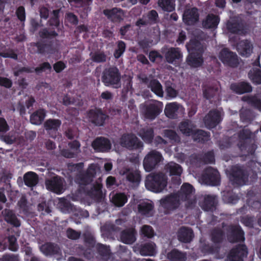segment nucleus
<instances>
[{
  "instance_id": "obj_50",
  "label": "nucleus",
  "mask_w": 261,
  "mask_h": 261,
  "mask_svg": "<svg viewBox=\"0 0 261 261\" xmlns=\"http://www.w3.org/2000/svg\"><path fill=\"white\" fill-rule=\"evenodd\" d=\"M92 180V176L89 174H80L76 179L75 181L80 185H86L90 184Z\"/></svg>"
},
{
  "instance_id": "obj_30",
  "label": "nucleus",
  "mask_w": 261,
  "mask_h": 261,
  "mask_svg": "<svg viewBox=\"0 0 261 261\" xmlns=\"http://www.w3.org/2000/svg\"><path fill=\"white\" fill-rule=\"evenodd\" d=\"M203 202L199 203L201 208L206 212H213L216 208L217 200L216 197H204Z\"/></svg>"
},
{
  "instance_id": "obj_2",
  "label": "nucleus",
  "mask_w": 261,
  "mask_h": 261,
  "mask_svg": "<svg viewBox=\"0 0 261 261\" xmlns=\"http://www.w3.org/2000/svg\"><path fill=\"white\" fill-rule=\"evenodd\" d=\"M167 185V177L163 173H152L146 176L145 187L152 192L158 193L162 192Z\"/></svg>"
},
{
  "instance_id": "obj_59",
  "label": "nucleus",
  "mask_w": 261,
  "mask_h": 261,
  "mask_svg": "<svg viewBox=\"0 0 261 261\" xmlns=\"http://www.w3.org/2000/svg\"><path fill=\"white\" fill-rule=\"evenodd\" d=\"M9 249L12 251H16L18 248L17 239L14 235L10 236L8 238Z\"/></svg>"
},
{
  "instance_id": "obj_42",
  "label": "nucleus",
  "mask_w": 261,
  "mask_h": 261,
  "mask_svg": "<svg viewBox=\"0 0 261 261\" xmlns=\"http://www.w3.org/2000/svg\"><path fill=\"white\" fill-rule=\"evenodd\" d=\"M179 108L176 103H170L166 105L165 109V113L166 115L171 118H174L176 115L178 110Z\"/></svg>"
},
{
  "instance_id": "obj_56",
  "label": "nucleus",
  "mask_w": 261,
  "mask_h": 261,
  "mask_svg": "<svg viewBox=\"0 0 261 261\" xmlns=\"http://www.w3.org/2000/svg\"><path fill=\"white\" fill-rule=\"evenodd\" d=\"M84 241L85 244L89 247L93 248L95 245V240L94 236L90 233H84Z\"/></svg>"
},
{
  "instance_id": "obj_19",
  "label": "nucleus",
  "mask_w": 261,
  "mask_h": 261,
  "mask_svg": "<svg viewBox=\"0 0 261 261\" xmlns=\"http://www.w3.org/2000/svg\"><path fill=\"white\" fill-rule=\"evenodd\" d=\"M199 14L195 8L186 10L183 14V20L188 25H192L198 21Z\"/></svg>"
},
{
  "instance_id": "obj_21",
  "label": "nucleus",
  "mask_w": 261,
  "mask_h": 261,
  "mask_svg": "<svg viewBox=\"0 0 261 261\" xmlns=\"http://www.w3.org/2000/svg\"><path fill=\"white\" fill-rule=\"evenodd\" d=\"M227 28L232 33L242 34L244 32V24L240 18L237 17L230 19L227 23Z\"/></svg>"
},
{
  "instance_id": "obj_16",
  "label": "nucleus",
  "mask_w": 261,
  "mask_h": 261,
  "mask_svg": "<svg viewBox=\"0 0 261 261\" xmlns=\"http://www.w3.org/2000/svg\"><path fill=\"white\" fill-rule=\"evenodd\" d=\"M221 121V114L218 111H212L205 117L204 122L206 127L212 128Z\"/></svg>"
},
{
  "instance_id": "obj_58",
  "label": "nucleus",
  "mask_w": 261,
  "mask_h": 261,
  "mask_svg": "<svg viewBox=\"0 0 261 261\" xmlns=\"http://www.w3.org/2000/svg\"><path fill=\"white\" fill-rule=\"evenodd\" d=\"M71 213H73L74 216L78 217L79 219L88 218L89 216V214L88 211L83 210L81 208H77L75 206L74 211Z\"/></svg>"
},
{
  "instance_id": "obj_5",
  "label": "nucleus",
  "mask_w": 261,
  "mask_h": 261,
  "mask_svg": "<svg viewBox=\"0 0 261 261\" xmlns=\"http://www.w3.org/2000/svg\"><path fill=\"white\" fill-rule=\"evenodd\" d=\"M226 235L230 243L242 242L245 240L244 232L240 225H228L226 228Z\"/></svg>"
},
{
  "instance_id": "obj_57",
  "label": "nucleus",
  "mask_w": 261,
  "mask_h": 261,
  "mask_svg": "<svg viewBox=\"0 0 261 261\" xmlns=\"http://www.w3.org/2000/svg\"><path fill=\"white\" fill-rule=\"evenodd\" d=\"M181 200L185 201V206L188 209H192L196 205L197 199L196 197H192V198H190L191 197H180Z\"/></svg>"
},
{
  "instance_id": "obj_7",
  "label": "nucleus",
  "mask_w": 261,
  "mask_h": 261,
  "mask_svg": "<svg viewBox=\"0 0 261 261\" xmlns=\"http://www.w3.org/2000/svg\"><path fill=\"white\" fill-rule=\"evenodd\" d=\"M64 180L58 176L46 179L45 181L46 188L57 194H62L65 190Z\"/></svg>"
},
{
  "instance_id": "obj_3",
  "label": "nucleus",
  "mask_w": 261,
  "mask_h": 261,
  "mask_svg": "<svg viewBox=\"0 0 261 261\" xmlns=\"http://www.w3.org/2000/svg\"><path fill=\"white\" fill-rule=\"evenodd\" d=\"M178 127L182 134L187 136L192 135L194 140L199 142L204 141L208 138L207 133L202 130H196L195 126L191 121L182 122L179 124Z\"/></svg>"
},
{
  "instance_id": "obj_14",
  "label": "nucleus",
  "mask_w": 261,
  "mask_h": 261,
  "mask_svg": "<svg viewBox=\"0 0 261 261\" xmlns=\"http://www.w3.org/2000/svg\"><path fill=\"white\" fill-rule=\"evenodd\" d=\"M139 78L141 82L145 84H148V86L156 95L160 97L163 96L162 87L159 81L156 80L150 79L144 75L139 76Z\"/></svg>"
},
{
  "instance_id": "obj_10",
  "label": "nucleus",
  "mask_w": 261,
  "mask_h": 261,
  "mask_svg": "<svg viewBox=\"0 0 261 261\" xmlns=\"http://www.w3.org/2000/svg\"><path fill=\"white\" fill-rule=\"evenodd\" d=\"M120 144L129 149H137L143 146V144L138 138L132 134L123 135L119 140Z\"/></svg>"
},
{
  "instance_id": "obj_61",
  "label": "nucleus",
  "mask_w": 261,
  "mask_h": 261,
  "mask_svg": "<svg viewBox=\"0 0 261 261\" xmlns=\"http://www.w3.org/2000/svg\"><path fill=\"white\" fill-rule=\"evenodd\" d=\"M125 49V44L123 41L118 42L117 48L114 53V56L116 58H119L124 53Z\"/></svg>"
},
{
  "instance_id": "obj_39",
  "label": "nucleus",
  "mask_w": 261,
  "mask_h": 261,
  "mask_svg": "<svg viewBox=\"0 0 261 261\" xmlns=\"http://www.w3.org/2000/svg\"><path fill=\"white\" fill-rule=\"evenodd\" d=\"M200 250L204 255L217 254L220 252V246L204 243L200 246Z\"/></svg>"
},
{
  "instance_id": "obj_44",
  "label": "nucleus",
  "mask_w": 261,
  "mask_h": 261,
  "mask_svg": "<svg viewBox=\"0 0 261 261\" xmlns=\"http://www.w3.org/2000/svg\"><path fill=\"white\" fill-rule=\"evenodd\" d=\"M219 23L217 16L214 15H208L202 22V25L206 28H213L217 27Z\"/></svg>"
},
{
  "instance_id": "obj_18",
  "label": "nucleus",
  "mask_w": 261,
  "mask_h": 261,
  "mask_svg": "<svg viewBox=\"0 0 261 261\" xmlns=\"http://www.w3.org/2000/svg\"><path fill=\"white\" fill-rule=\"evenodd\" d=\"M137 231L135 228H129L122 230L120 233L122 242L126 244H132L136 241Z\"/></svg>"
},
{
  "instance_id": "obj_26",
  "label": "nucleus",
  "mask_w": 261,
  "mask_h": 261,
  "mask_svg": "<svg viewBox=\"0 0 261 261\" xmlns=\"http://www.w3.org/2000/svg\"><path fill=\"white\" fill-rule=\"evenodd\" d=\"M92 146L98 151L105 152L111 148V143L108 139L100 137L93 141Z\"/></svg>"
},
{
  "instance_id": "obj_38",
  "label": "nucleus",
  "mask_w": 261,
  "mask_h": 261,
  "mask_svg": "<svg viewBox=\"0 0 261 261\" xmlns=\"http://www.w3.org/2000/svg\"><path fill=\"white\" fill-rule=\"evenodd\" d=\"M38 175L34 172H28L23 175L24 182L28 187L35 186L38 182Z\"/></svg>"
},
{
  "instance_id": "obj_15",
  "label": "nucleus",
  "mask_w": 261,
  "mask_h": 261,
  "mask_svg": "<svg viewBox=\"0 0 261 261\" xmlns=\"http://www.w3.org/2000/svg\"><path fill=\"white\" fill-rule=\"evenodd\" d=\"M163 108V103L160 101H154L147 106L145 112V117L153 119L159 115Z\"/></svg>"
},
{
  "instance_id": "obj_35",
  "label": "nucleus",
  "mask_w": 261,
  "mask_h": 261,
  "mask_svg": "<svg viewBox=\"0 0 261 261\" xmlns=\"http://www.w3.org/2000/svg\"><path fill=\"white\" fill-rule=\"evenodd\" d=\"M95 249L97 253L100 256L102 260H108L110 258L111 252L109 246L97 243L95 245Z\"/></svg>"
},
{
  "instance_id": "obj_46",
  "label": "nucleus",
  "mask_w": 261,
  "mask_h": 261,
  "mask_svg": "<svg viewBox=\"0 0 261 261\" xmlns=\"http://www.w3.org/2000/svg\"><path fill=\"white\" fill-rule=\"evenodd\" d=\"M44 117V111L43 110H39L31 116L30 121L33 124L39 125L41 123Z\"/></svg>"
},
{
  "instance_id": "obj_9",
  "label": "nucleus",
  "mask_w": 261,
  "mask_h": 261,
  "mask_svg": "<svg viewBox=\"0 0 261 261\" xmlns=\"http://www.w3.org/2000/svg\"><path fill=\"white\" fill-rule=\"evenodd\" d=\"M247 176V172L242 167L234 166L231 169L229 178L233 184L242 185L246 183Z\"/></svg>"
},
{
  "instance_id": "obj_8",
  "label": "nucleus",
  "mask_w": 261,
  "mask_h": 261,
  "mask_svg": "<svg viewBox=\"0 0 261 261\" xmlns=\"http://www.w3.org/2000/svg\"><path fill=\"white\" fill-rule=\"evenodd\" d=\"M200 180L202 184L217 186L220 181V177L218 172L212 168H208L205 170L203 174L200 177Z\"/></svg>"
},
{
  "instance_id": "obj_31",
  "label": "nucleus",
  "mask_w": 261,
  "mask_h": 261,
  "mask_svg": "<svg viewBox=\"0 0 261 261\" xmlns=\"http://www.w3.org/2000/svg\"><path fill=\"white\" fill-rule=\"evenodd\" d=\"M253 44L247 40L241 41L237 45L239 53L243 56L248 57L252 53Z\"/></svg>"
},
{
  "instance_id": "obj_48",
  "label": "nucleus",
  "mask_w": 261,
  "mask_h": 261,
  "mask_svg": "<svg viewBox=\"0 0 261 261\" xmlns=\"http://www.w3.org/2000/svg\"><path fill=\"white\" fill-rule=\"evenodd\" d=\"M73 201H76L79 198H81L80 200L81 202L84 203L85 205H90L94 202L97 199L100 198H105V197H70Z\"/></svg>"
},
{
  "instance_id": "obj_64",
  "label": "nucleus",
  "mask_w": 261,
  "mask_h": 261,
  "mask_svg": "<svg viewBox=\"0 0 261 261\" xmlns=\"http://www.w3.org/2000/svg\"><path fill=\"white\" fill-rule=\"evenodd\" d=\"M164 134L166 137L171 140H173L175 142L179 141L178 136L177 135L176 133L173 130H165L164 131Z\"/></svg>"
},
{
  "instance_id": "obj_41",
  "label": "nucleus",
  "mask_w": 261,
  "mask_h": 261,
  "mask_svg": "<svg viewBox=\"0 0 261 261\" xmlns=\"http://www.w3.org/2000/svg\"><path fill=\"white\" fill-rule=\"evenodd\" d=\"M182 57L181 54L178 48H171L167 52L165 57L168 62L172 63L176 60Z\"/></svg>"
},
{
  "instance_id": "obj_11",
  "label": "nucleus",
  "mask_w": 261,
  "mask_h": 261,
  "mask_svg": "<svg viewBox=\"0 0 261 261\" xmlns=\"http://www.w3.org/2000/svg\"><path fill=\"white\" fill-rule=\"evenodd\" d=\"M248 255V249L246 245L239 244L232 249L227 258L230 261H244Z\"/></svg>"
},
{
  "instance_id": "obj_60",
  "label": "nucleus",
  "mask_w": 261,
  "mask_h": 261,
  "mask_svg": "<svg viewBox=\"0 0 261 261\" xmlns=\"http://www.w3.org/2000/svg\"><path fill=\"white\" fill-rule=\"evenodd\" d=\"M81 232L75 230L74 229L68 228L66 230V236L68 238L71 240H75L80 238Z\"/></svg>"
},
{
  "instance_id": "obj_20",
  "label": "nucleus",
  "mask_w": 261,
  "mask_h": 261,
  "mask_svg": "<svg viewBox=\"0 0 261 261\" xmlns=\"http://www.w3.org/2000/svg\"><path fill=\"white\" fill-rule=\"evenodd\" d=\"M153 209L154 203L152 201H142L138 205V213L147 217L152 216Z\"/></svg>"
},
{
  "instance_id": "obj_37",
  "label": "nucleus",
  "mask_w": 261,
  "mask_h": 261,
  "mask_svg": "<svg viewBox=\"0 0 261 261\" xmlns=\"http://www.w3.org/2000/svg\"><path fill=\"white\" fill-rule=\"evenodd\" d=\"M17 205L19 207V211L20 214L25 216H30L31 215V205L29 204L26 199V197H21L20 199L18 202Z\"/></svg>"
},
{
  "instance_id": "obj_24",
  "label": "nucleus",
  "mask_w": 261,
  "mask_h": 261,
  "mask_svg": "<svg viewBox=\"0 0 261 261\" xmlns=\"http://www.w3.org/2000/svg\"><path fill=\"white\" fill-rule=\"evenodd\" d=\"M103 14L113 21H120L123 20L124 13L123 11L117 8H114L111 10H105Z\"/></svg>"
},
{
  "instance_id": "obj_22",
  "label": "nucleus",
  "mask_w": 261,
  "mask_h": 261,
  "mask_svg": "<svg viewBox=\"0 0 261 261\" xmlns=\"http://www.w3.org/2000/svg\"><path fill=\"white\" fill-rule=\"evenodd\" d=\"M210 238L214 244L221 247V244L225 239V233L221 228L215 227L211 231Z\"/></svg>"
},
{
  "instance_id": "obj_40",
  "label": "nucleus",
  "mask_w": 261,
  "mask_h": 261,
  "mask_svg": "<svg viewBox=\"0 0 261 261\" xmlns=\"http://www.w3.org/2000/svg\"><path fill=\"white\" fill-rule=\"evenodd\" d=\"M249 79L253 83L256 84H261V70L258 65H255L249 72Z\"/></svg>"
},
{
  "instance_id": "obj_33",
  "label": "nucleus",
  "mask_w": 261,
  "mask_h": 261,
  "mask_svg": "<svg viewBox=\"0 0 261 261\" xmlns=\"http://www.w3.org/2000/svg\"><path fill=\"white\" fill-rule=\"evenodd\" d=\"M90 120L97 125H102L106 119L105 115L100 110H91L89 113Z\"/></svg>"
},
{
  "instance_id": "obj_47",
  "label": "nucleus",
  "mask_w": 261,
  "mask_h": 261,
  "mask_svg": "<svg viewBox=\"0 0 261 261\" xmlns=\"http://www.w3.org/2000/svg\"><path fill=\"white\" fill-rule=\"evenodd\" d=\"M181 196H190L195 194V189L193 186L189 183H184L179 191Z\"/></svg>"
},
{
  "instance_id": "obj_29",
  "label": "nucleus",
  "mask_w": 261,
  "mask_h": 261,
  "mask_svg": "<svg viewBox=\"0 0 261 261\" xmlns=\"http://www.w3.org/2000/svg\"><path fill=\"white\" fill-rule=\"evenodd\" d=\"M122 174L125 176L127 180L130 183L138 185L141 180L140 172L137 170H133L129 169H125L121 171Z\"/></svg>"
},
{
  "instance_id": "obj_53",
  "label": "nucleus",
  "mask_w": 261,
  "mask_h": 261,
  "mask_svg": "<svg viewBox=\"0 0 261 261\" xmlns=\"http://www.w3.org/2000/svg\"><path fill=\"white\" fill-rule=\"evenodd\" d=\"M111 202L116 206L121 207L127 201V197H109Z\"/></svg>"
},
{
  "instance_id": "obj_25",
  "label": "nucleus",
  "mask_w": 261,
  "mask_h": 261,
  "mask_svg": "<svg viewBox=\"0 0 261 261\" xmlns=\"http://www.w3.org/2000/svg\"><path fill=\"white\" fill-rule=\"evenodd\" d=\"M2 215L5 221L8 224L16 227L20 226V222L13 211L6 208L2 211Z\"/></svg>"
},
{
  "instance_id": "obj_17",
  "label": "nucleus",
  "mask_w": 261,
  "mask_h": 261,
  "mask_svg": "<svg viewBox=\"0 0 261 261\" xmlns=\"http://www.w3.org/2000/svg\"><path fill=\"white\" fill-rule=\"evenodd\" d=\"M177 237L178 240L180 242L190 243L194 238V232L191 228L182 226L178 229Z\"/></svg>"
},
{
  "instance_id": "obj_55",
  "label": "nucleus",
  "mask_w": 261,
  "mask_h": 261,
  "mask_svg": "<svg viewBox=\"0 0 261 261\" xmlns=\"http://www.w3.org/2000/svg\"><path fill=\"white\" fill-rule=\"evenodd\" d=\"M51 202L42 201L39 203L38 205V210L39 211L41 212L43 215L46 214H49L51 212Z\"/></svg>"
},
{
  "instance_id": "obj_32",
  "label": "nucleus",
  "mask_w": 261,
  "mask_h": 261,
  "mask_svg": "<svg viewBox=\"0 0 261 261\" xmlns=\"http://www.w3.org/2000/svg\"><path fill=\"white\" fill-rule=\"evenodd\" d=\"M166 257L170 261H186L187 255L186 252L174 248L167 253Z\"/></svg>"
},
{
  "instance_id": "obj_62",
  "label": "nucleus",
  "mask_w": 261,
  "mask_h": 261,
  "mask_svg": "<svg viewBox=\"0 0 261 261\" xmlns=\"http://www.w3.org/2000/svg\"><path fill=\"white\" fill-rule=\"evenodd\" d=\"M16 134H9L6 136H0V140L4 141L7 144H11L16 141Z\"/></svg>"
},
{
  "instance_id": "obj_23",
  "label": "nucleus",
  "mask_w": 261,
  "mask_h": 261,
  "mask_svg": "<svg viewBox=\"0 0 261 261\" xmlns=\"http://www.w3.org/2000/svg\"><path fill=\"white\" fill-rule=\"evenodd\" d=\"M40 250L46 256L59 254L61 251L58 245L51 242H47L42 245L40 247Z\"/></svg>"
},
{
  "instance_id": "obj_1",
  "label": "nucleus",
  "mask_w": 261,
  "mask_h": 261,
  "mask_svg": "<svg viewBox=\"0 0 261 261\" xmlns=\"http://www.w3.org/2000/svg\"><path fill=\"white\" fill-rule=\"evenodd\" d=\"M187 48L189 53L186 60L188 64L192 67L200 66L203 63V46L197 40H191L187 44Z\"/></svg>"
},
{
  "instance_id": "obj_28",
  "label": "nucleus",
  "mask_w": 261,
  "mask_h": 261,
  "mask_svg": "<svg viewBox=\"0 0 261 261\" xmlns=\"http://www.w3.org/2000/svg\"><path fill=\"white\" fill-rule=\"evenodd\" d=\"M155 247V243L151 242L141 244L138 249L142 256H154L156 253Z\"/></svg>"
},
{
  "instance_id": "obj_45",
  "label": "nucleus",
  "mask_w": 261,
  "mask_h": 261,
  "mask_svg": "<svg viewBox=\"0 0 261 261\" xmlns=\"http://www.w3.org/2000/svg\"><path fill=\"white\" fill-rule=\"evenodd\" d=\"M159 6L164 11L171 12L175 9L174 0H159Z\"/></svg>"
},
{
  "instance_id": "obj_34",
  "label": "nucleus",
  "mask_w": 261,
  "mask_h": 261,
  "mask_svg": "<svg viewBox=\"0 0 261 261\" xmlns=\"http://www.w3.org/2000/svg\"><path fill=\"white\" fill-rule=\"evenodd\" d=\"M58 201L57 206L62 212L69 214L74 211L75 206L64 197L59 198Z\"/></svg>"
},
{
  "instance_id": "obj_63",
  "label": "nucleus",
  "mask_w": 261,
  "mask_h": 261,
  "mask_svg": "<svg viewBox=\"0 0 261 261\" xmlns=\"http://www.w3.org/2000/svg\"><path fill=\"white\" fill-rule=\"evenodd\" d=\"M241 222L246 226L253 227L254 224L253 217L250 216H244L241 218Z\"/></svg>"
},
{
  "instance_id": "obj_49",
  "label": "nucleus",
  "mask_w": 261,
  "mask_h": 261,
  "mask_svg": "<svg viewBox=\"0 0 261 261\" xmlns=\"http://www.w3.org/2000/svg\"><path fill=\"white\" fill-rule=\"evenodd\" d=\"M61 123L58 119H48L44 123V127L46 130H56L60 127Z\"/></svg>"
},
{
  "instance_id": "obj_43",
  "label": "nucleus",
  "mask_w": 261,
  "mask_h": 261,
  "mask_svg": "<svg viewBox=\"0 0 261 261\" xmlns=\"http://www.w3.org/2000/svg\"><path fill=\"white\" fill-rule=\"evenodd\" d=\"M139 135L145 142L150 143L153 137V130L147 127L142 128L139 132Z\"/></svg>"
},
{
  "instance_id": "obj_36",
  "label": "nucleus",
  "mask_w": 261,
  "mask_h": 261,
  "mask_svg": "<svg viewBox=\"0 0 261 261\" xmlns=\"http://www.w3.org/2000/svg\"><path fill=\"white\" fill-rule=\"evenodd\" d=\"M230 89L239 94L252 91L251 86L248 83L245 82L232 84L230 86Z\"/></svg>"
},
{
  "instance_id": "obj_4",
  "label": "nucleus",
  "mask_w": 261,
  "mask_h": 261,
  "mask_svg": "<svg viewBox=\"0 0 261 261\" xmlns=\"http://www.w3.org/2000/svg\"><path fill=\"white\" fill-rule=\"evenodd\" d=\"M120 81V74L116 67H109L103 71L102 81L106 86H117Z\"/></svg>"
},
{
  "instance_id": "obj_6",
  "label": "nucleus",
  "mask_w": 261,
  "mask_h": 261,
  "mask_svg": "<svg viewBox=\"0 0 261 261\" xmlns=\"http://www.w3.org/2000/svg\"><path fill=\"white\" fill-rule=\"evenodd\" d=\"M163 159L161 154L156 150H152L148 152L143 160V166L145 170L150 171Z\"/></svg>"
},
{
  "instance_id": "obj_52",
  "label": "nucleus",
  "mask_w": 261,
  "mask_h": 261,
  "mask_svg": "<svg viewBox=\"0 0 261 261\" xmlns=\"http://www.w3.org/2000/svg\"><path fill=\"white\" fill-rule=\"evenodd\" d=\"M141 234L147 238H151L154 236V231L152 227L149 225H143L140 230Z\"/></svg>"
},
{
  "instance_id": "obj_12",
  "label": "nucleus",
  "mask_w": 261,
  "mask_h": 261,
  "mask_svg": "<svg viewBox=\"0 0 261 261\" xmlns=\"http://www.w3.org/2000/svg\"><path fill=\"white\" fill-rule=\"evenodd\" d=\"M180 197H165L160 200L161 206L164 209L165 214L177 208L180 203Z\"/></svg>"
},
{
  "instance_id": "obj_54",
  "label": "nucleus",
  "mask_w": 261,
  "mask_h": 261,
  "mask_svg": "<svg viewBox=\"0 0 261 261\" xmlns=\"http://www.w3.org/2000/svg\"><path fill=\"white\" fill-rule=\"evenodd\" d=\"M243 100L246 101L251 103L254 107L257 108L259 110L261 111V98L258 96L254 97H244Z\"/></svg>"
},
{
  "instance_id": "obj_51",
  "label": "nucleus",
  "mask_w": 261,
  "mask_h": 261,
  "mask_svg": "<svg viewBox=\"0 0 261 261\" xmlns=\"http://www.w3.org/2000/svg\"><path fill=\"white\" fill-rule=\"evenodd\" d=\"M166 168L173 175H180L182 172L181 167L177 164L170 162L166 165Z\"/></svg>"
},
{
  "instance_id": "obj_13",
  "label": "nucleus",
  "mask_w": 261,
  "mask_h": 261,
  "mask_svg": "<svg viewBox=\"0 0 261 261\" xmlns=\"http://www.w3.org/2000/svg\"><path fill=\"white\" fill-rule=\"evenodd\" d=\"M219 57L224 64L230 66L234 67L238 64L237 55L226 48H224L220 51Z\"/></svg>"
},
{
  "instance_id": "obj_27",
  "label": "nucleus",
  "mask_w": 261,
  "mask_h": 261,
  "mask_svg": "<svg viewBox=\"0 0 261 261\" xmlns=\"http://www.w3.org/2000/svg\"><path fill=\"white\" fill-rule=\"evenodd\" d=\"M68 146L69 150L63 149L61 151L62 155L66 158H73L80 151V144L76 141L68 143Z\"/></svg>"
}]
</instances>
